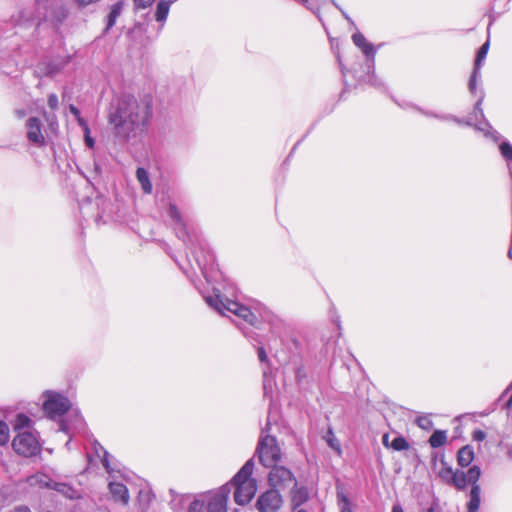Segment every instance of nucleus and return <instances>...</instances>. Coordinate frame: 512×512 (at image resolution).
<instances>
[{"label":"nucleus","instance_id":"27","mask_svg":"<svg viewBox=\"0 0 512 512\" xmlns=\"http://www.w3.org/2000/svg\"><path fill=\"white\" fill-rule=\"evenodd\" d=\"M31 425V419L25 414H18L13 421V428L18 432H22L21 430L24 428H29Z\"/></svg>","mask_w":512,"mask_h":512},{"label":"nucleus","instance_id":"4","mask_svg":"<svg viewBox=\"0 0 512 512\" xmlns=\"http://www.w3.org/2000/svg\"><path fill=\"white\" fill-rule=\"evenodd\" d=\"M13 449L19 455L31 457L40 452V443L32 431L18 432L12 442Z\"/></svg>","mask_w":512,"mask_h":512},{"label":"nucleus","instance_id":"24","mask_svg":"<svg viewBox=\"0 0 512 512\" xmlns=\"http://www.w3.org/2000/svg\"><path fill=\"white\" fill-rule=\"evenodd\" d=\"M323 439L326 441L328 446L337 453V455L340 456L342 454L341 444L331 428L328 429L327 433L323 436Z\"/></svg>","mask_w":512,"mask_h":512},{"label":"nucleus","instance_id":"28","mask_svg":"<svg viewBox=\"0 0 512 512\" xmlns=\"http://www.w3.org/2000/svg\"><path fill=\"white\" fill-rule=\"evenodd\" d=\"M337 502L340 512H354L348 497L343 492L337 493Z\"/></svg>","mask_w":512,"mask_h":512},{"label":"nucleus","instance_id":"44","mask_svg":"<svg viewBox=\"0 0 512 512\" xmlns=\"http://www.w3.org/2000/svg\"><path fill=\"white\" fill-rule=\"evenodd\" d=\"M69 110L76 118H79L80 111L74 105H70Z\"/></svg>","mask_w":512,"mask_h":512},{"label":"nucleus","instance_id":"22","mask_svg":"<svg viewBox=\"0 0 512 512\" xmlns=\"http://www.w3.org/2000/svg\"><path fill=\"white\" fill-rule=\"evenodd\" d=\"M438 476L447 484L451 485L454 470L444 460L440 461V468L438 470Z\"/></svg>","mask_w":512,"mask_h":512},{"label":"nucleus","instance_id":"23","mask_svg":"<svg viewBox=\"0 0 512 512\" xmlns=\"http://www.w3.org/2000/svg\"><path fill=\"white\" fill-rule=\"evenodd\" d=\"M170 2L169 0H162L157 4L156 12H155V19L158 22H165L169 9H170Z\"/></svg>","mask_w":512,"mask_h":512},{"label":"nucleus","instance_id":"19","mask_svg":"<svg viewBox=\"0 0 512 512\" xmlns=\"http://www.w3.org/2000/svg\"><path fill=\"white\" fill-rule=\"evenodd\" d=\"M474 460V450L471 446L462 447L457 453V462L461 467L469 466Z\"/></svg>","mask_w":512,"mask_h":512},{"label":"nucleus","instance_id":"48","mask_svg":"<svg viewBox=\"0 0 512 512\" xmlns=\"http://www.w3.org/2000/svg\"><path fill=\"white\" fill-rule=\"evenodd\" d=\"M264 377L266 378V373H264ZM264 390H265V393H267V380L265 379L264 380Z\"/></svg>","mask_w":512,"mask_h":512},{"label":"nucleus","instance_id":"36","mask_svg":"<svg viewBox=\"0 0 512 512\" xmlns=\"http://www.w3.org/2000/svg\"><path fill=\"white\" fill-rule=\"evenodd\" d=\"M474 441L481 442L486 438V433L483 430H475L472 434Z\"/></svg>","mask_w":512,"mask_h":512},{"label":"nucleus","instance_id":"26","mask_svg":"<svg viewBox=\"0 0 512 512\" xmlns=\"http://www.w3.org/2000/svg\"><path fill=\"white\" fill-rule=\"evenodd\" d=\"M499 148L501 155L508 162V169L512 178V145L509 142H502Z\"/></svg>","mask_w":512,"mask_h":512},{"label":"nucleus","instance_id":"29","mask_svg":"<svg viewBox=\"0 0 512 512\" xmlns=\"http://www.w3.org/2000/svg\"><path fill=\"white\" fill-rule=\"evenodd\" d=\"M94 450H95V453L96 455L101 458V461H102V464L103 466L109 470V463H108V452L99 444V443H95L94 444Z\"/></svg>","mask_w":512,"mask_h":512},{"label":"nucleus","instance_id":"12","mask_svg":"<svg viewBox=\"0 0 512 512\" xmlns=\"http://www.w3.org/2000/svg\"><path fill=\"white\" fill-rule=\"evenodd\" d=\"M309 499V492L306 487L298 486L297 482L290 491V506L292 510L303 509L302 505Z\"/></svg>","mask_w":512,"mask_h":512},{"label":"nucleus","instance_id":"49","mask_svg":"<svg viewBox=\"0 0 512 512\" xmlns=\"http://www.w3.org/2000/svg\"><path fill=\"white\" fill-rule=\"evenodd\" d=\"M512 405V393H511V396L507 402V408H509L510 406Z\"/></svg>","mask_w":512,"mask_h":512},{"label":"nucleus","instance_id":"18","mask_svg":"<svg viewBox=\"0 0 512 512\" xmlns=\"http://www.w3.org/2000/svg\"><path fill=\"white\" fill-rule=\"evenodd\" d=\"M481 488L479 484H475L470 490V500L467 503V512H477L481 503Z\"/></svg>","mask_w":512,"mask_h":512},{"label":"nucleus","instance_id":"40","mask_svg":"<svg viewBox=\"0 0 512 512\" xmlns=\"http://www.w3.org/2000/svg\"><path fill=\"white\" fill-rule=\"evenodd\" d=\"M85 143L89 148H92L94 146V140L90 136V133H85Z\"/></svg>","mask_w":512,"mask_h":512},{"label":"nucleus","instance_id":"14","mask_svg":"<svg viewBox=\"0 0 512 512\" xmlns=\"http://www.w3.org/2000/svg\"><path fill=\"white\" fill-rule=\"evenodd\" d=\"M109 490L115 501L120 502L122 505H127L129 502V493L127 487L119 482H110Z\"/></svg>","mask_w":512,"mask_h":512},{"label":"nucleus","instance_id":"47","mask_svg":"<svg viewBox=\"0 0 512 512\" xmlns=\"http://www.w3.org/2000/svg\"><path fill=\"white\" fill-rule=\"evenodd\" d=\"M392 512H404V510L399 504H396L392 507Z\"/></svg>","mask_w":512,"mask_h":512},{"label":"nucleus","instance_id":"31","mask_svg":"<svg viewBox=\"0 0 512 512\" xmlns=\"http://www.w3.org/2000/svg\"><path fill=\"white\" fill-rule=\"evenodd\" d=\"M390 447L395 451L408 449V443L403 437H396L390 443Z\"/></svg>","mask_w":512,"mask_h":512},{"label":"nucleus","instance_id":"16","mask_svg":"<svg viewBox=\"0 0 512 512\" xmlns=\"http://www.w3.org/2000/svg\"><path fill=\"white\" fill-rule=\"evenodd\" d=\"M169 216L172 220L175 221V230L177 231V236L183 241H186V237H188V233L186 232L185 225L181 219L180 212L178 211L175 205H170L169 207Z\"/></svg>","mask_w":512,"mask_h":512},{"label":"nucleus","instance_id":"34","mask_svg":"<svg viewBox=\"0 0 512 512\" xmlns=\"http://www.w3.org/2000/svg\"><path fill=\"white\" fill-rule=\"evenodd\" d=\"M188 512H204V503L200 500L192 501L189 505Z\"/></svg>","mask_w":512,"mask_h":512},{"label":"nucleus","instance_id":"42","mask_svg":"<svg viewBox=\"0 0 512 512\" xmlns=\"http://www.w3.org/2000/svg\"><path fill=\"white\" fill-rule=\"evenodd\" d=\"M76 1L81 6H87V5L93 4L95 2H98L99 0H76Z\"/></svg>","mask_w":512,"mask_h":512},{"label":"nucleus","instance_id":"50","mask_svg":"<svg viewBox=\"0 0 512 512\" xmlns=\"http://www.w3.org/2000/svg\"><path fill=\"white\" fill-rule=\"evenodd\" d=\"M292 512H308L306 509L292 510Z\"/></svg>","mask_w":512,"mask_h":512},{"label":"nucleus","instance_id":"3","mask_svg":"<svg viewBox=\"0 0 512 512\" xmlns=\"http://www.w3.org/2000/svg\"><path fill=\"white\" fill-rule=\"evenodd\" d=\"M205 301L222 315H225L226 312L233 313L251 325L257 321L256 315L248 307L229 299L223 300L219 293L205 297Z\"/></svg>","mask_w":512,"mask_h":512},{"label":"nucleus","instance_id":"2","mask_svg":"<svg viewBox=\"0 0 512 512\" xmlns=\"http://www.w3.org/2000/svg\"><path fill=\"white\" fill-rule=\"evenodd\" d=\"M253 468V461H247L231 481L235 488L234 500L238 505L248 504L257 491L256 480L251 478Z\"/></svg>","mask_w":512,"mask_h":512},{"label":"nucleus","instance_id":"9","mask_svg":"<svg viewBox=\"0 0 512 512\" xmlns=\"http://www.w3.org/2000/svg\"><path fill=\"white\" fill-rule=\"evenodd\" d=\"M481 476V469L479 466H472L466 472L461 470L454 471V476L451 485L455 486L458 490H464L468 484L471 487L478 483Z\"/></svg>","mask_w":512,"mask_h":512},{"label":"nucleus","instance_id":"17","mask_svg":"<svg viewBox=\"0 0 512 512\" xmlns=\"http://www.w3.org/2000/svg\"><path fill=\"white\" fill-rule=\"evenodd\" d=\"M47 486L56 490L57 492L61 493L65 497L69 499H76L79 498L80 494L77 490H75L73 487L66 483H59V482H49L47 483Z\"/></svg>","mask_w":512,"mask_h":512},{"label":"nucleus","instance_id":"8","mask_svg":"<svg viewBox=\"0 0 512 512\" xmlns=\"http://www.w3.org/2000/svg\"><path fill=\"white\" fill-rule=\"evenodd\" d=\"M296 482V478L289 469L284 466H272L268 476V483L272 489H285Z\"/></svg>","mask_w":512,"mask_h":512},{"label":"nucleus","instance_id":"39","mask_svg":"<svg viewBox=\"0 0 512 512\" xmlns=\"http://www.w3.org/2000/svg\"><path fill=\"white\" fill-rule=\"evenodd\" d=\"M258 357L261 362L267 361V354H266L264 348L261 347L258 349Z\"/></svg>","mask_w":512,"mask_h":512},{"label":"nucleus","instance_id":"37","mask_svg":"<svg viewBox=\"0 0 512 512\" xmlns=\"http://www.w3.org/2000/svg\"><path fill=\"white\" fill-rule=\"evenodd\" d=\"M153 2H154V0H134V3L137 8H147Z\"/></svg>","mask_w":512,"mask_h":512},{"label":"nucleus","instance_id":"20","mask_svg":"<svg viewBox=\"0 0 512 512\" xmlns=\"http://www.w3.org/2000/svg\"><path fill=\"white\" fill-rule=\"evenodd\" d=\"M136 178H137V181L140 183L143 192L146 194H151L152 190H153V186L150 181L148 172L144 168L139 167L136 170Z\"/></svg>","mask_w":512,"mask_h":512},{"label":"nucleus","instance_id":"33","mask_svg":"<svg viewBox=\"0 0 512 512\" xmlns=\"http://www.w3.org/2000/svg\"><path fill=\"white\" fill-rule=\"evenodd\" d=\"M416 423L420 428L425 430H428L432 427V421L427 416L418 417Z\"/></svg>","mask_w":512,"mask_h":512},{"label":"nucleus","instance_id":"10","mask_svg":"<svg viewBox=\"0 0 512 512\" xmlns=\"http://www.w3.org/2000/svg\"><path fill=\"white\" fill-rule=\"evenodd\" d=\"M27 138L28 140L38 146L45 143V137L42 132V123L36 117H31L26 122Z\"/></svg>","mask_w":512,"mask_h":512},{"label":"nucleus","instance_id":"11","mask_svg":"<svg viewBox=\"0 0 512 512\" xmlns=\"http://www.w3.org/2000/svg\"><path fill=\"white\" fill-rule=\"evenodd\" d=\"M228 490L223 487L210 497L207 512H227Z\"/></svg>","mask_w":512,"mask_h":512},{"label":"nucleus","instance_id":"5","mask_svg":"<svg viewBox=\"0 0 512 512\" xmlns=\"http://www.w3.org/2000/svg\"><path fill=\"white\" fill-rule=\"evenodd\" d=\"M257 453L260 462L265 467L273 466L280 460V448L276 443V439L270 435L261 436Z\"/></svg>","mask_w":512,"mask_h":512},{"label":"nucleus","instance_id":"53","mask_svg":"<svg viewBox=\"0 0 512 512\" xmlns=\"http://www.w3.org/2000/svg\"><path fill=\"white\" fill-rule=\"evenodd\" d=\"M341 72H342L343 75H345L344 68H341Z\"/></svg>","mask_w":512,"mask_h":512},{"label":"nucleus","instance_id":"46","mask_svg":"<svg viewBox=\"0 0 512 512\" xmlns=\"http://www.w3.org/2000/svg\"><path fill=\"white\" fill-rule=\"evenodd\" d=\"M383 445H384L385 447H390V443H389V436H388L387 434H385V435L383 436Z\"/></svg>","mask_w":512,"mask_h":512},{"label":"nucleus","instance_id":"21","mask_svg":"<svg viewBox=\"0 0 512 512\" xmlns=\"http://www.w3.org/2000/svg\"><path fill=\"white\" fill-rule=\"evenodd\" d=\"M122 10H123V2L122 1H119L111 6L110 12L107 16L106 31H108L115 25L117 18L122 13Z\"/></svg>","mask_w":512,"mask_h":512},{"label":"nucleus","instance_id":"43","mask_svg":"<svg viewBox=\"0 0 512 512\" xmlns=\"http://www.w3.org/2000/svg\"><path fill=\"white\" fill-rule=\"evenodd\" d=\"M11 512H31V511L26 506H18V507H15Z\"/></svg>","mask_w":512,"mask_h":512},{"label":"nucleus","instance_id":"30","mask_svg":"<svg viewBox=\"0 0 512 512\" xmlns=\"http://www.w3.org/2000/svg\"><path fill=\"white\" fill-rule=\"evenodd\" d=\"M476 128L484 132L485 136H491L495 141L499 139V134L488 123L480 124Z\"/></svg>","mask_w":512,"mask_h":512},{"label":"nucleus","instance_id":"1","mask_svg":"<svg viewBox=\"0 0 512 512\" xmlns=\"http://www.w3.org/2000/svg\"><path fill=\"white\" fill-rule=\"evenodd\" d=\"M151 117L152 107L148 101L125 95L110 109L108 122L119 143L134 145L147 131Z\"/></svg>","mask_w":512,"mask_h":512},{"label":"nucleus","instance_id":"13","mask_svg":"<svg viewBox=\"0 0 512 512\" xmlns=\"http://www.w3.org/2000/svg\"><path fill=\"white\" fill-rule=\"evenodd\" d=\"M489 49V41H486L481 48L479 49L476 59H475V65H474V71L472 73L471 79L469 81V90L471 93H474L476 90V81L477 78L480 75V68L482 65V62L486 58V55L488 53Z\"/></svg>","mask_w":512,"mask_h":512},{"label":"nucleus","instance_id":"32","mask_svg":"<svg viewBox=\"0 0 512 512\" xmlns=\"http://www.w3.org/2000/svg\"><path fill=\"white\" fill-rule=\"evenodd\" d=\"M9 440L8 426L6 423L0 421V445H4Z\"/></svg>","mask_w":512,"mask_h":512},{"label":"nucleus","instance_id":"51","mask_svg":"<svg viewBox=\"0 0 512 512\" xmlns=\"http://www.w3.org/2000/svg\"><path fill=\"white\" fill-rule=\"evenodd\" d=\"M196 261H197V263H198V266L202 269V266H201L200 261H199L198 259H197Z\"/></svg>","mask_w":512,"mask_h":512},{"label":"nucleus","instance_id":"45","mask_svg":"<svg viewBox=\"0 0 512 512\" xmlns=\"http://www.w3.org/2000/svg\"><path fill=\"white\" fill-rule=\"evenodd\" d=\"M482 100L483 98L481 97L475 105V110L478 111L480 114H483V111L481 109Z\"/></svg>","mask_w":512,"mask_h":512},{"label":"nucleus","instance_id":"6","mask_svg":"<svg viewBox=\"0 0 512 512\" xmlns=\"http://www.w3.org/2000/svg\"><path fill=\"white\" fill-rule=\"evenodd\" d=\"M44 397L43 408L50 418L62 416L71 407L69 399L60 393L47 391L44 393Z\"/></svg>","mask_w":512,"mask_h":512},{"label":"nucleus","instance_id":"41","mask_svg":"<svg viewBox=\"0 0 512 512\" xmlns=\"http://www.w3.org/2000/svg\"><path fill=\"white\" fill-rule=\"evenodd\" d=\"M425 116H432V117H435V118H439V119H448V117H445V116H441V115H438L436 113H431V112H428V111H421Z\"/></svg>","mask_w":512,"mask_h":512},{"label":"nucleus","instance_id":"25","mask_svg":"<svg viewBox=\"0 0 512 512\" xmlns=\"http://www.w3.org/2000/svg\"><path fill=\"white\" fill-rule=\"evenodd\" d=\"M447 441V435L445 431L436 430L429 438V444L432 448H438L444 445Z\"/></svg>","mask_w":512,"mask_h":512},{"label":"nucleus","instance_id":"52","mask_svg":"<svg viewBox=\"0 0 512 512\" xmlns=\"http://www.w3.org/2000/svg\"><path fill=\"white\" fill-rule=\"evenodd\" d=\"M426 512H434L433 508H429Z\"/></svg>","mask_w":512,"mask_h":512},{"label":"nucleus","instance_id":"35","mask_svg":"<svg viewBox=\"0 0 512 512\" xmlns=\"http://www.w3.org/2000/svg\"><path fill=\"white\" fill-rule=\"evenodd\" d=\"M58 97L56 94H50L48 97V105L52 110H55L58 108Z\"/></svg>","mask_w":512,"mask_h":512},{"label":"nucleus","instance_id":"15","mask_svg":"<svg viewBox=\"0 0 512 512\" xmlns=\"http://www.w3.org/2000/svg\"><path fill=\"white\" fill-rule=\"evenodd\" d=\"M353 43L361 49V51L367 56L371 57V60L374 61L375 56V48L373 44L369 43L365 36L360 32H356L352 35Z\"/></svg>","mask_w":512,"mask_h":512},{"label":"nucleus","instance_id":"38","mask_svg":"<svg viewBox=\"0 0 512 512\" xmlns=\"http://www.w3.org/2000/svg\"><path fill=\"white\" fill-rule=\"evenodd\" d=\"M79 125L83 128L84 133H90V129L88 127L87 122L79 115V118H76Z\"/></svg>","mask_w":512,"mask_h":512},{"label":"nucleus","instance_id":"7","mask_svg":"<svg viewBox=\"0 0 512 512\" xmlns=\"http://www.w3.org/2000/svg\"><path fill=\"white\" fill-rule=\"evenodd\" d=\"M283 504L284 499L280 491L270 488L258 496L255 508L258 512H279Z\"/></svg>","mask_w":512,"mask_h":512}]
</instances>
